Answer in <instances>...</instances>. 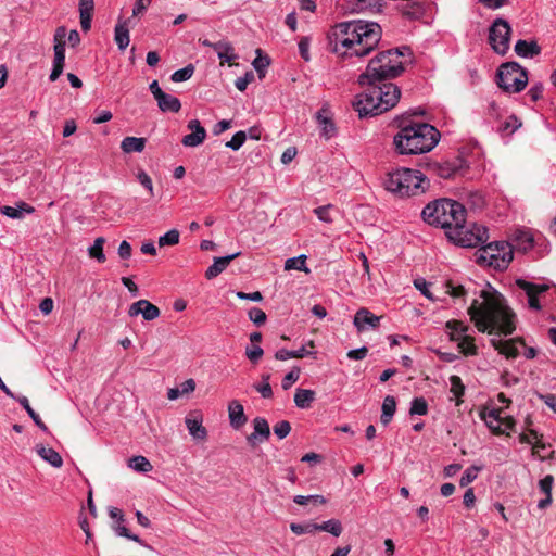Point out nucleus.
Masks as SVG:
<instances>
[{
    "instance_id": "obj_35",
    "label": "nucleus",
    "mask_w": 556,
    "mask_h": 556,
    "mask_svg": "<svg viewBox=\"0 0 556 556\" xmlns=\"http://www.w3.org/2000/svg\"><path fill=\"white\" fill-rule=\"evenodd\" d=\"M105 238L98 237L93 244L88 248V255L90 258L97 260L99 263H104L106 257L103 252Z\"/></svg>"
},
{
    "instance_id": "obj_10",
    "label": "nucleus",
    "mask_w": 556,
    "mask_h": 556,
    "mask_svg": "<svg viewBox=\"0 0 556 556\" xmlns=\"http://www.w3.org/2000/svg\"><path fill=\"white\" fill-rule=\"evenodd\" d=\"M497 84L505 92L521 91L528 83V75L523 67L515 62L503 64L497 72Z\"/></svg>"
},
{
    "instance_id": "obj_47",
    "label": "nucleus",
    "mask_w": 556,
    "mask_h": 556,
    "mask_svg": "<svg viewBox=\"0 0 556 556\" xmlns=\"http://www.w3.org/2000/svg\"><path fill=\"white\" fill-rule=\"evenodd\" d=\"M480 470H481V467H478V466L468 467L459 480L460 486H466L469 483H471L473 480H476Z\"/></svg>"
},
{
    "instance_id": "obj_3",
    "label": "nucleus",
    "mask_w": 556,
    "mask_h": 556,
    "mask_svg": "<svg viewBox=\"0 0 556 556\" xmlns=\"http://www.w3.org/2000/svg\"><path fill=\"white\" fill-rule=\"evenodd\" d=\"M370 83L359 84L363 91L353 102L359 117L382 114L394 108L401 98V89L395 84L375 79Z\"/></svg>"
},
{
    "instance_id": "obj_33",
    "label": "nucleus",
    "mask_w": 556,
    "mask_h": 556,
    "mask_svg": "<svg viewBox=\"0 0 556 556\" xmlns=\"http://www.w3.org/2000/svg\"><path fill=\"white\" fill-rule=\"evenodd\" d=\"M381 409H382V414H381L380 419H381V422L384 426H387L391 421V419L396 410L395 399L391 395L386 396L383 400Z\"/></svg>"
},
{
    "instance_id": "obj_34",
    "label": "nucleus",
    "mask_w": 556,
    "mask_h": 556,
    "mask_svg": "<svg viewBox=\"0 0 556 556\" xmlns=\"http://www.w3.org/2000/svg\"><path fill=\"white\" fill-rule=\"evenodd\" d=\"M114 39L121 50H125L129 45V30L126 23H118L115 26Z\"/></svg>"
},
{
    "instance_id": "obj_55",
    "label": "nucleus",
    "mask_w": 556,
    "mask_h": 556,
    "mask_svg": "<svg viewBox=\"0 0 556 556\" xmlns=\"http://www.w3.org/2000/svg\"><path fill=\"white\" fill-rule=\"evenodd\" d=\"M248 315L250 320L253 321L256 326H261L266 321V314L258 307H252Z\"/></svg>"
},
{
    "instance_id": "obj_15",
    "label": "nucleus",
    "mask_w": 556,
    "mask_h": 556,
    "mask_svg": "<svg viewBox=\"0 0 556 556\" xmlns=\"http://www.w3.org/2000/svg\"><path fill=\"white\" fill-rule=\"evenodd\" d=\"M160 314V308L148 300H139L132 303L128 308L129 317H137L141 315L147 321L156 319Z\"/></svg>"
},
{
    "instance_id": "obj_50",
    "label": "nucleus",
    "mask_w": 556,
    "mask_h": 556,
    "mask_svg": "<svg viewBox=\"0 0 556 556\" xmlns=\"http://www.w3.org/2000/svg\"><path fill=\"white\" fill-rule=\"evenodd\" d=\"M428 412V405H427V402L425 401V399L422 397H416L413 400L412 402V406H410V409H409V413L412 415H426Z\"/></svg>"
},
{
    "instance_id": "obj_53",
    "label": "nucleus",
    "mask_w": 556,
    "mask_h": 556,
    "mask_svg": "<svg viewBox=\"0 0 556 556\" xmlns=\"http://www.w3.org/2000/svg\"><path fill=\"white\" fill-rule=\"evenodd\" d=\"M300 378V368L295 367L291 371H289L282 379L281 387L283 390H288L291 388L293 383H295Z\"/></svg>"
},
{
    "instance_id": "obj_1",
    "label": "nucleus",
    "mask_w": 556,
    "mask_h": 556,
    "mask_svg": "<svg viewBox=\"0 0 556 556\" xmlns=\"http://www.w3.org/2000/svg\"><path fill=\"white\" fill-rule=\"evenodd\" d=\"M468 314L480 332L494 336L490 342L500 354L508 359L520 354V348L525 346L521 338H498L509 336L516 330V316L498 291L490 286L481 290L469 306Z\"/></svg>"
},
{
    "instance_id": "obj_40",
    "label": "nucleus",
    "mask_w": 556,
    "mask_h": 556,
    "mask_svg": "<svg viewBox=\"0 0 556 556\" xmlns=\"http://www.w3.org/2000/svg\"><path fill=\"white\" fill-rule=\"evenodd\" d=\"M300 270L304 273H309V269L306 266V255L302 254L296 257L288 258L285 262V270Z\"/></svg>"
},
{
    "instance_id": "obj_58",
    "label": "nucleus",
    "mask_w": 556,
    "mask_h": 556,
    "mask_svg": "<svg viewBox=\"0 0 556 556\" xmlns=\"http://www.w3.org/2000/svg\"><path fill=\"white\" fill-rule=\"evenodd\" d=\"M290 431H291V426H290L289 421L282 420L274 426V433L279 439H285L290 433Z\"/></svg>"
},
{
    "instance_id": "obj_56",
    "label": "nucleus",
    "mask_w": 556,
    "mask_h": 556,
    "mask_svg": "<svg viewBox=\"0 0 556 556\" xmlns=\"http://www.w3.org/2000/svg\"><path fill=\"white\" fill-rule=\"evenodd\" d=\"M264 351L258 345H249L245 349V355L252 363H257L263 356Z\"/></svg>"
},
{
    "instance_id": "obj_48",
    "label": "nucleus",
    "mask_w": 556,
    "mask_h": 556,
    "mask_svg": "<svg viewBox=\"0 0 556 556\" xmlns=\"http://www.w3.org/2000/svg\"><path fill=\"white\" fill-rule=\"evenodd\" d=\"M136 177L140 185L149 192L151 197H153L154 188L151 177L143 169L138 170Z\"/></svg>"
},
{
    "instance_id": "obj_51",
    "label": "nucleus",
    "mask_w": 556,
    "mask_h": 556,
    "mask_svg": "<svg viewBox=\"0 0 556 556\" xmlns=\"http://www.w3.org/2000/svg\"><path fill=\"white\" fill-rule=\"evenodd\" d=\"M446 327L451 329V339L453 340V333L455 338H459L465 336L467 331V326H465L462 321L451 320L446 323Z\"/></svg>"
},
{
    "instance_id": "obj_12",
    "label": "nucleus",
    "mask_w": 556,
    "mask_h": 556,
    "mask_svg": "<svg viewBox=\"0 0 556 556\" xmlns=\"http://www.w3.org/2000/svg\"><path fill=\"white\" fill-rule=\"evenodd\" d=\"M67 40L68 36L66 27H58L54 34V60L53 68L50 74L51 81L56 80L63 72Z\"/></svg>"
},
{
    "instance_id": "obj_45",
    "label": "nucleus",
    "mask_w": 556,
    "mask_h": 556,
    "mask_svg": "<svg viewBox=\"0 0 556 556\" xmlns=\"http://www.w3.org/2000/svg\"><path fill=\"white\" fill-rule=\"evenodd\" d=\"M521 126V122L515 116H509L500 127V131L505 135L514 134Z\"/></svg>"
},
{
    "instance_id": "obj_54",
    "label": "nucleus",
    "mask_w": 556,
    "mask_h": 556,
    "mask_svg": "<svg viewBox=\"0 0 556 556\" xmlns=\"http://www.w3.org/2000/svg\"><path fill=\"white\" fill-rule=\"evenodd\" d=\"M245 139H247L245 132L238 131L232 136L231 140L226 143V147L237 151L243 146Z\"/></svg>"
},
{
    "instance_id": "obj_13",
    "label": "nucleus",
    "mask_w": 556,
    "mask_h": 556,
    "mask_svg": "<svg viewBox=\"0 0 556 556\" xmlns=\"http://www.w3.org/2000/svg\"><path fill=\"white\" fill-rule=\"evenodd\" d=\"M482 419L488 428L496 434L506 433L514 426V419L506 416L502 408H491L482 412Z\"/></svg>"
},
{
    "instance_id": "obj_39",
    "label": "nucleus",
    "mask_w": 556,
    "mask_h": 556,
    "mask_svg": "<svg viewBox=\"0 0 556 556\" xmlns=\"http://www.w3.org/2000/svg\"><path fill=\"white\" fill-rule=\"evenodd\" d=\"M128 466L135 471L143 473L151 471L153 468L149 459L140 455L129 458Z\"/></svg>"
},
{
    "instance_id": "obj_41",
    "label": "nucleus",
    "mask_w": 556,
    "mask_h": 556,
    "mask_svg": "<svg viewBox=\"0 0 556 556\" xmlns=\"http://www.w3.org/2000/svg\"><path fill=\"white\" fill-rule=\"evenodd\" d=\"M16 401L25 408L29 417L34 420V422L43 431L47 430L46 425L42 422L39 415L30 407L28 399L26 396L15 397Z\"/></svg>"
},
{
    "instance_id": "obj_43",
    "label": "nucleus",
    "mask_w": 556,
    "mask_h": 556,
    "mask_svg": "<svg viewBox=\"0 0 556 556\" xmlns=\"http://www.w3.org/2000/svg\"><path fill=\"white\" fill-rule=\"evenodd\" d=\"M269 379H270V376L267 374V375H263L262 376V382L261 383H255L253 386V388L262 395V397L264 399H270L273 396V389H271V386L269 383Z\"/></svg>"
},
{
    "instance_id": "obj_19",
    "label": "nucleus",
    "mask_w": 556,
    "mask_h": 556,
    "mask_svg": "<svg viewBox=\"0 0 556 556\" xmlns=\"http://www.w3.org/2000/svg\"><path fill=\"white\" fill-rule=\"evenodd\" d=\"M79 20L81 30L87 33L91 28V21L94 11L93 0H79L78 1Z\"/></svg>"
},
{
    "instance_id": "obj_24",
    "label": "nucleus",
    "mask_w": 556,
    "mask_h": 556,
    "mask_svg": "<svg viewBox=\"0 0 556 556\" xmlns=\"http://www.w3.org/2000/svg\"><path fill=\"white\" fill-rule=\"evenodd\" d=\"M253 427H254V431L253 433H251L249 437H248V441L249 443H251L252 445L255 444V440L260 437L261 438V441L263 440H267L269 434H270V429H269V425L268 422L266 421V419L262 418V417H256L254 420H253Z\"/></svg>"
},
{
    "instance_id": "obj_31",
    "label": "nucleus",
    "mask_w": 556,
    "mask_h": 556,
    "mask_svg": "<svg viewBox=\"0 0 556 556\" xmlns=\"http://www.w3.org/2000/svg\"><path fill=\"white\" fill-rule=\"evenodd\" d=\"M0 212L10 218L20 219L23 218L25 214L33 213L34 208L26 203H22L16 207L8 205L1 206Z\"/></svg>"
},
{
    "instance_id": "obj_4",
    "label": "nucleus",
    "mask_w": 556,
    "mask_h": 556,
    "mask_svg": "<svg viewBox=\"0 0 556 556\" xmlns=\"http://www.w3.org/2000/svg\"><path fill=\"white\" fill-rule=\"evenodd\" d=\"M440 140V132L430 124L412 123L403 126L393 142L400 154H422L431 151Z\"/></svg>"
},
{
    "instance_id": "obj_9",
    "label": "nucleus",
    "mask_w": 556,
    "mask_h": 556,
    "mask_svg": "<svg viewBox=\"0 0 556 556\" xmlns=\"http://www.w3.org/2000/svg\"><path fill=\"white\" fill-rule=\"evenodd\" d=\"M513 260L511 245L507 242H492L479 250L478 263L497 270L507 268Z\"/></svg>"
},
{
    "instance_id": "obj_22",
    "label": "nucleus",
    "mask_w": 556,
    "mask_h": 556,
    "mask_svg": "<svg viewBox=\"0 0 556 556\" xmlns=\"http://www.w3.org/2000/svg\"><path fill=\"white\" fill-rule=\"evenodd\" d=\"M230 425L235 429L241 428L247 422L243 406L238 401H231L228 405Z\"/></svg>"
},
{
    "instance_id": "obj_46",
    "label": "nucleus",
    "mask_w": 556,
    "mask_h": 556,
    "mask_svg": "<svg viewBox=\"0 0 556 556\" xmlns=\"http://www.w3.org/2000/svg\"><path fill=\"white\" fill-rule=\"evenodd\" d=\"M194 67L193 65H187L181 70H178L172 74V80L175 83L186 81L191 78L193 75Z\"/></svg>"
},
{
    "instance_id": "obj_17",
    "label": "nucleus",
    "mask_w": 556,
    "mask_h": 556,
    "mask_svg": "<svg viewBox=\"0 0 556 556\" xmlns=\"http://www.w3.org/2000/svg\"><path fill=\"white\" fill-rule=\"evenodd\" d=\"M188 129L191 130V134L186 135L181 143L185 147L194 148L200 146L206 138V130L201 126L198 119H191L188 123Z\"/></svg>"
},
{
    "instance_id": "obj_21",
    "label": "nucleus",
    "mask_w": 556,
    "mask_h": 556,
    "mask_svg": "<svg viewBox=\"0 0 556 556\" xmlns=\"http://www.w3.org/2000/svg\"><path fill=\"white\" fill-rule=\"evenodd\" d=\"M316 119L320 127L321 136H324L326 139L331 138L336 134V127L328 110L324 108L320 109L316 114Z\"/></svg>"
},
{
    "instance_id": "obj_61",
    "label": "nucleus",
    "mask_w": 556,
    "mask_h": 556,
    "mask_svg": "<svg viewBox=\"0 0 556 556\" xmlns=\"http://www.w3.org/2000/svg\"><path fill=\"white\" fill-rule=\"evenodd\" d=\"M446 292L453 298H462L466 293L463 286H455L451 281L446 285Z\"/></svg>"
},
{
    "instance_id": "obj_29",
    "label": "nucleus",
    "mask_w": 556,
    "mask_h": 556,
    "mask_svg": "<svg viewBox=\"0 0 556 556\" xmlns=\"http://www.w3.org/2000/svg\"><path fill=\"white\" fill-rule=\"evenodd\" d=\"M146 141L142 137H125L121 142V149L124 153H140L144 150Z\"/></svg>"
},
{
    "instance_id": "obj_32",
    "label": "nucleus",
    "mask_w": 556,
    "mask_h": 556,
    "mask_svg": "<svg viewBox=\"0 0 556 556\" xmlns=\"http://www.w3.org/2000/svg\"><path fill=\"white\" fill-rule=\"evenodd\" d=\"M317 531L328 532L333 536L338 538L342 534L343 527L339 519L332 518L321 523H316V532Z\"/></svg>"
},
{
    "instance_id": "obj_59",
    "label": "nucleus",
    "mask_w": 556,
    "mask_h": 556,
    "mask_svg": "<svg viewBox=\"0 0 556 556\" xmlns=\"http://www.w3.org/2000/svg\"><path fill=\"white\" fill-rule=\"evenodd\" d=\"M309 45H311V41H309L308 37H302L299 41V52L305 61H309V59H311Z\"/></svg>"
},
{
    "instance_id": "obj_5",
    "label": "nucleus",
    "mask_w": 556,
    "mask_h": 556,
    "mask_svg": "<svg viewBox=\"0 0 556 556\" xmlns=\"http://www.w3.org/2000/svg\"><path fill=\"white\" fill-rule=\"evenodd\" d=\"M421 215L427 224L444 229L446 236L447 230L465 222L466 210L456 201L441 199L426 205Z\"/></svg>"
},
{
    "instance_id": "obj_11",
    "label": "nucleus",
    "mask_w": 556,
    "mask_h": 556,
    "mask_svg": "<svg viewBox=\"0 0 556 556\" xmlns=\"http://www.w3.org/2000/svg\"><path fill=\"white\" fill-rule=\"evenodd\" d=\"M509 24L503 18L495 20L489 33V41L494 52L504 55L509 49Z\"/></svg>"
},
{
    "instance_id": "obj_62",
    "label": "nucleus",
    "mask_w": 556,
    "mask_h": 556,
    "mask_svg": "<svg viewBox=\"0 0 556 556\" xmlns=\"http://www.w3.org/2000/svg\"><path fill=\"white\" fill-rule=\"evenodd\" d=\"M414 285L426 298L433 300L432 293L429 290V283L426 280L416 279Z\"/></svg>"
},
{
    "instance_id": "obj_6",
    "label": "nucleus",
    "mask_w": 556,
    "mask_h": 556,
    "mask_svg": "<svg viewBox=\"0 0 556 556\" xmlns=\"http://www.w3.org/2000/svg\"><path fill=\"white\" fill-rule=\"evenodd\" d=\"M383 186L387 191L404 198L424 193L429 181L420 170L401 167L387 174Z\"/></svg>"
},
{
    "instance_id": "obj_30",
    "label": "nucleus",
    "mask_w": 556,
    "mask_h": 556,
    "mask_svg": "<svg viewBox=\"0 0 556 556\" xmlns=\"http://www.w3.org/2000/svg\"><path fill=\"white\" fill-rule=\"evenodd\" d=\"M315 391L308 389H296L294 393V403L301 409L309 408L315 401Z\"/></svg>"
},
{
    "instance_id": "obj_2",
    "label": "nucleus",
    "mask_w": 556,
    "mask_h": 556,
    "mask_svg": "<svg viewBox=\"0 0 556 556\" xmlns=\"http://www.w3.org/2000/svg\"><path fill=\"white\" fill-rule=\"evenodd\" d=\"M381 34L379 24L358 20L337 24L328 37L334 53L343 58H363L378 46Z\"/></svg>"
},
{
    "instance_id": "obj_44",
    "label": "nucleus",
    "mask_w": 556,
    "mask_h": 556,
    "mask_svg": "<svg viewBox=\"0 0 556 556\" xmlns=\"http://www.w3.org/2000/svg\"><path fill=\"white\" fill-rule=\"evenodd\" d=\"M179 231L177 229H170L169 231H167L166 233L159 238V245H176L179 243Z\"/></svg>"
},
{
    "instance_id": "obj_42",
    "label": "nucleus",
    "mask_w": 556,
    "mask_h": 556,
    "mask_svg": "<svg viewBox=\"0 0 556 556\" xmlns=\"http://www.w3.org/2000/svg\"><path fill=\"white\" fill-rule=\"evenodd\" d=\"M290 530L296 535L314 534L316 533V523L311 521L304 523L292 522L290 523Z\"/></svg>"
},
{
    "instance_id": "obj_49",
    "label": "nucleus",
    "mask_w": 556,
    "mask_h": 556,
    "mask_svg": "<svg viewBox=\"0 0 556 556\" xmlns=\"http://www.w3.org/2000/svg\"><path fill=\"white\" fill-rule=\"evenodd\" d=\"M114 531H115V533H116L117 535H119V536L127 538V539H129V540H131V541H134V542H137V543L141 544L142 546H146V547L150 548V546H148L147 544H144V543L142 542V540H141L138 535H136V534H131V533L128 531V529H127L125 526H123V525H122V522H118V525L114 527Z\"/></svg>"
},
{
    "instance_id": "obj_26",
    "label": "nucleus",
    "mask_w": 556,
    "mask_h": 556,
    "mask_svg": "<svg viewBox=\"0 0 556 556\" xmlns=\"http://www.w3.org/2000/svg\"><path fill=\"white\" fill-rule=\"evenodd\" d=\"M155 100L157 102L159 109L162 112L177 113L181 108L180 100L177 97L168 94L164 91Z\"/></svg>"
},
{
    "instance_id": "obj_23",
    "label": "nucleus",
    "mask_w": 556,
    "mask_h": 556,
    "mask_svg": "<svg viewBox=\"0 0 556 556\" xmlns=\"http://www.w3.org/2000/svg\"><path fill=\"white\" fill-rule=\"evenodd\" d=\"M511 249L527 251L533 245V237L529 230L517 229L511 236Z\"/></svg>"
},
{
    "instance_id": "obj_16",
    "label": "nucleus",
    "mask_w": 556,
    "mask_h": 556,
    "mask_svg": "<svg viewBox=\"0 0 556 556\" xmlns=\"http://www.w3.org/2000/svg\"><path fill=\"white\" fill-rule=\"evenodd\" d=\"M189 434L198 441H204L207 438V430L203 426L202 415L198 412L189 413L185 418Z\"/></svg>"
},
{
    "instance_id": "obj_52",
    "label": "nucleus",
    "mask_w": 556,
    "mask_h": 556,
    "mask_svg": "<svg viewBox=\"0 0 556 556\" xmlns=\"http://www.w3.org/2000/svg\"><path fill=\"white\" fill-rule=\"evenodd\" d=\"M450 384H451V393L455 397H460L464 394L465 386L462 382V379L458 376H451L450 377Z\"/></svg>"
},
{
    "instance_id": "obj_25",
    "label": "nucleus",
    "mask_w": 556,
    "mask_h": 556,
    "mask_svg": "<svg viewBox=\"0 0 556 556\" xmlns=\"http://www.w3.org/2000/svg\"><path fill=\"white\" fill-rule=\"evenodd\" d=\"M37 454L52 467L60 468L63 465L62 456L52 447L39 444L36 446Z\"/></svg>"
},
{
    "instance_id": "obj_64",
    "label": "nucleus",
    "mask_w": 556,
    "mask_h": 556,
    "mask_svg": "<svg viewBox=\"0 0 556 556\" xmlns=\"http://www.w3.org/2000/svg\"><path fill=\"white\" fill-rule=\"evenodd\" d=\"M527 94L531 99L532 102L538 101L543 96V86L541 84L533 85L529 89Z\"/></svg>"
},
{
    "instance_id": "obj_8",
    "label": "nucleus",
    "mask_w": 556,
    "mask_h": 556,
    "mask_svg": "<svg viewBox=\"0 0 556 556\" xmlns=\"http://www.w3.org/2000/svg\"><path fill=\"white\" fill-rule=\"evenodd\" d=\"M447 239L463 248H475L488 240V229L479 224L466 220L447 230Z\"/></svg>"
},
{
    "instance_id": "obj_36",
    "label": "nucleus",
    "mask_w": 556,
    "mask_h": 556,
    "mask_svg": "<svg viewBox=\"0 0 556 556\" xmlns=\"http://www.w3.org/2000/svg\"><path fill=\"white\" fill-rule=\"evenodd\" d=\"M311 354H313L312 351H307L305 349V346H302L301 349L295 350V351H289L286 349H281L276 352L275 357H276V359H279V361H287L289 358H302V357H304L306 355H311Z\"/></svg>"
},
{
    "instance_id": "obj_37",
    "label": "nucleus",
    "mask_w": 556,
    "mask_h": 556,
    "mask_svg": "<svg viewBox=\"0 0 556 556\" xmlns=\"http://www.w3.org/2000/svg\"><path fill=\"white\" fill-rule=\"evenodd\" d=\"M459 165L448 161L435 165V173L438 174V176L444 179L452 178L457 173Z\"/></svg>"
},
{
    "instance_id": "obj_18",
    "label": "nucleus",
    "mask_w": 556,
    "mask_h": 556,
    "mask_svg": "<svg viewBox=\"0 0 556 556\" xmlns=\"http://www.w3.org/2000/svg\"><path fill=\"white\" fill-rule=\"evenodd\" d=\"M380 319V316H376L367 308L363 307L356 312L353 324L359 332H363L369 328H377L379 326Z\"/></svg>"
},
{
    "instance_id": "obj_28",
    "label": "nucleus",
    "mask_w": 556,
    "mask_h": 556,
    "mask_svg": "<svg viewBox=\"0 0 556 556\" xmlns=\"http://www.w3.org/2000/svg\"><path fill=\"white\" fill-rule=\"evenodd\" d=\"M515 52L522 58H533L540 54L541 48L535 41L518 40Z\"/></svg>"
},
{
    "instance_id": "obj_7",
    "label": "nucleus",
    "mask_w": 556,
    "mask_h": 556,
    "mask_svg": "<svg viewBox=\"0 0 556 556\" xmlns=\"http://www.w3.org/2000/svg\"><path fill=\"white\" fill-rule=\"evenodd\" d=\"M399 49L383 51L371 59L366 71L358 76V84H371V79L386 81L399 76L404 67Z\"/></svg>"
},
{
    "instance_id": "obj_38",
    "label": "nucleus",
    "mask_w": 556,
    "mask_h": 556,
    "mask_svg": "<svg viewBox=\"0 0 556 556\" xmlns=\"http://www.w3.org/2000/svg\"><path fill=\"white\" fill-rule=\"evenodd\" d=\"M454 341H458V348L462 353L465 355H476L477 354V346L473 342V338L469 336H462L459 338H455L453 336Z\"/></svg>"
},
{
    "instance_id": "obj_20",
    "label": "nucleus",
    "mask_w": 556,
    "mask_h": 556,
    "mask_svg": "<svg viewBox=\"0 0 556 556\" xmlns=\"http://www.w3.org/2000/svg\"><path fill=\"white\" fill-rule=\"evenodd\" d=\"M240 255V252L233 253L231 255L223 256V257H216L214 260V263L206 269L205 277L207 279H213L216 276H218L220 273H223L230 262L238 257Z\"/></svg>"
},
{
    "instance_id": "obj_14",
    "label": "nucleus",
    "mask_w": 556,
    "mask_h": 556,
    "mask_svg": "<svg viewBox=\"0 0 556 556\" xmlns=\"http://www.w3.org/2000/svg\"><path fill=\"white\" fill-rule=\"evenodd\" d=\"M516 285L525 292L528 306L534 311L541 309V301L544 299L545 292L549 289V285L533 283L523 279H518Z\"/></svg>"
},
{
    "instance_id": "obj_27",
    "label": "nucleus",
    "mask_w": 556,
    "mask_h": 556,
    "mask_svg": "<svg viewBox=\"0 0 556 556\" xmlns=\"http://www.w3.org/2000/svg\"><path fill=\"white\" fill-rule=\"evenodd\" d=\"M214 50L216 51L222 64L229 63L231 65V61L238 58V55L235 53L233 47L228 41L215 42Z\"/></svg>"
},
{
    "instance_id": "obj_60",
    "label": "nucleus",
    "mask_w": 556,
    "mask_h": 556,
    "mask_svg": "<svg viewBox=\"0 0 556 556\" xmlns=\"http://www.w3.org/2000/svg\"><path fill=\"white\" fill-rule=\"evenodd\" d=\"M553 482L554 478L547 475L539 481V488L544 494H552Z\"/></svg>"
},
{
    "instance_id": "obj_63",
    "label": "nucleus",
    "mask_w": 556,
    "mask_h": 556,
    "mask_svg": "<svg viewBox=\"0 0 556 556\" xmlns=\"http://www.w3.org/2000/svg\"><path fill=\"white\" fill-rule=\"evenodd\" d=\"M519 440L521 443L532 444L533 447H536L539 443V435L535 431L531 430L529 434H520Z\"/></svg>"
},
{
    "instance_id": "obj_57",
    "label": "nucleus",
    "mask_w": 556,
    "mask_h": 556,
    "mask_svg": "<svg viewBox=\"0 0 556 556\" xmlns=\"http://www.w3.org/2000/svg\"><path fill=\"white\" fill-rule=\"evenodd\" d=\"M332 206L331 205H324L316 207L314 210L315 215L318 217L319 220L325 223H332L331 212Z\"/></svg>"
}]
</instances>
